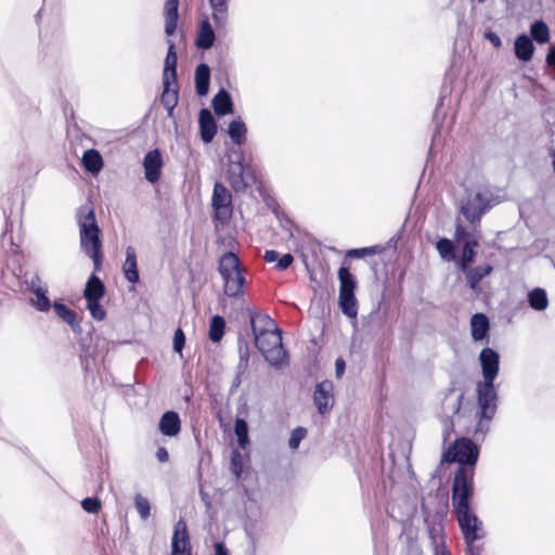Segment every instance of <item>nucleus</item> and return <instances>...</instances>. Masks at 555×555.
I'll use <instances>...</instances> for the list:
<instances>
[{
  "label": "nucleus",
  "mask_w": 555,
  "mask_h": 555,
  "mask_svg": "<svg viewBox=\"0 0 555 555\" xmlns=\"http://www.w3.org/2000/svg\"><path fill=\"white\" fill-rule=\"evenodd\" d=\"M506 197L504 189L480 185L476 191L466 190L461 199L460 214L470 228H480L481 218Z\"/></svg>",
  "instance_id": "nucleus-1"
},
{
  "label": "nucleus",
  "mask_w": 555,
  "mask_h": 555,
  "mask_svg": "<svg viewBox=\"0 0 555 555\" xmlns=\"http://www.w3.org/2000/svg\"><path fill=\"white\" fill-rule=\"evenodd\" d=\"M80 234V248L92 259L94 271L102 267L103 253L101 230L98 225L93 208H80L77 215Z\"/></svg>",
  "instance_id": "nucleus-2"
},
{
  "label": "nucleus",
  "mask_w": 555,
  "mask_h": 555,
  "mask_svg": "<svg viewBox=\"0 0 555 555\" xmlns=\"http://www.w3.org/2000/svg\"><path fill=\"white\" fill-rule=\"evenodd\" d=\"M477 403L479 406V420L475 429L476 435L482 438L490 429V422L494 418L498 410V389L494 382L481 380L476 385Z\"/></svg>",
  "instance_id": "nucleus-3"
},
{
  "label": "nucleus",
  "mask_w": 555,
  "mask_h": 555,
  "mask_svg": "<svg viewBox=\"0 0 555 555\" xmlns=\"http://www.w3.org/2000/svg\"><path fill=\"white\" fill-rule=\"evenodd\" d=\"M218 272L223 280V291L227 296L237 298L244 294L245 276L236 254L224 253L219 259Z\"/></svg>",
  "instance_id": "nucleus-4"
},
{
  "label": "nucleus",
  "mask_w": 555,
  "mask_h": 555,
  "mask_svg": "<svg viewBox=\"0 0 555 555\" xmlns=\"http://www.w3.org/2000/svg\"><path fill=\"white\" fill-rule=\"evenodd\" d=\"M254 339L256 348L270 365L282 367L287 363L288 357L282 345L281 331L257 332Z\"/></svg>",
  "instance_id": "nucleus-5"
},
{
  "label": "nucleus",
  "mask_w": 555,
  "mask_h": 555,
  "mask_svg": "<svg viewBox=\"0 0 555 555\" xmlns=\"http://www.w3.org/2000/svg\"><path fill=\"white\" fill-rule=\"evenodd\" d=\"M464 541L467 545L466 555H480V547L474 542L483 538L482 522L470 512L469 506L453 507Z\"/></svg>",
  "instance_id": "nucleus-6"
},
{
  "label": "nucleus",
  "mask_w": 555,
  "mask_h": 555,
  "mask_svg": "<svg viewBox=\"0 0 555 555\" xmlns=\"http://www.w3.org/2000/svg\"><path fill=\"white\" fill-rule=\"evenodd\" d=\"M480 228H465L460 218L456 219L455 224V238L462 245V254L459 261V268L461 271H467V269L475 262L477 255V247L481 238Z\"/></svg>",
  "instance_id": "nucleus-7"
},
{
  "label": "nucleus",
  "mask_w": 555,
  "mask_h": 555,
  "mask_svg": "<svg viewBox=\"0 0 555 555\" xmlns=\"http://www.w3.org/2000/svg\"><path fill=\"white\" fill-rule=\"evenodd\" d=\"M479 449L469 438H457L442 454V461L457 463L459 467H473L477 464Z\"/></svg>",
  "instance_id": "nucleus-8"
},
{
  "label": "nucleus",
  "mask_w": 555,
  "mask_h": 555,
  "mask_svg": "<svg viewBox=\"0 0 555 555\" xmlns=\"http://www.w3.org/2000/svg\"><path fill=\"white\" fill-rule=\"evenodd\" d=\"M473 467H457L452 483V504L453 507L469 506L474 490Z\"/></svg>",
  "instance_id": "nucleus-9"
},
{
  "label": "nucleus",
  "mask_w": 555,
  "mask_h": 555,
  "mask_svg": "<svg viewBox=\"0 0 555 555\" xmlns=\"http://www.w3.org/2000/svg\"><path fill=\"white\" fill-rule=\"evenodd\" d=\"M232 196L229 190L221 183L216 182L211 205L215 210V218L222 224L227 223L232 216Z\"/></svg>",
  "instance_id": "nucleus-10"
},
{
  "label": "nucleus",
  "mask_w": 555,
  "mask_h": 555,
  "mask_svg": "<svg viewBox=\"0 0 555 555\" xmlns=\"http://www.w3.org/2000/svg\"><path fill=\"white\" fill-rule=\"evenodd\" d=\"M334 384L325 379L315 385L313 403L321 415L327 414L334 406Z\"/></svg>",
  "instance_id": "nucleus-11"
},
{
  "label": "nucleus",
  "mask_w": 555,
  "mask_h": 555,
  "mask_svg": "<svg viewBox=\"0 0 555 555\" xmlns=\"http://www.w3.org/2000/svg\"><path fill=\"white\" fill-rule=\"evenodd\" d=\"M482 380L495 382L500 371V354L492 348L486 347L479 353Z\"/></svg>",
  "instance_id": "nucleus-12"
},
{
  "label": "nucleus",
  "mask_w": 555,
  "mask_h": 555,
  "mask_svg": "<svg viewBox=\"0 0 555 555\" xmlns=\"http://www.w3.org/2000/svg\"><path fill=\"white\" fill-rule=\"evenodd\" d=\"M454 389L451 388L446 393V397L443 399V408L447 413L448 422L446 425V428L443 430V440L447 441L449 439L450 433L453 430L454 424H453V416L460 413L463 399H464V392H460L457 397L451 401V396L453 395Z\"/></svg>",
  "instance_id": "nucleus-13"
},
{
  "label": "nucleus",
  "mask_w": 555,
  "mask_h": 555,
  "mask_svg": "<svg viewBox=\"0 0 555 555\" xmlns=\"http://www.w3.org/2000/svg\"><path fill=\"white\" fill-rule=\"evenodd\" d=\"M171 551L176 553H191V542L186 522L180 519L175 525Z\"/></svg>",
  "instance_id": "nucleus-14"
},
{
  "label": "nucleus",
  "mask_w": 555,
  "mask_h": 555,
  "mask_svg": "<svg viewBox=\"0 0 555 555\" xmlns=\"http://www.w3.org/2000/svg\"><path fill=\"white\" fill-rule=\"evenodd\" d=\"M126 258L122 263L121 270L124 273L125 279L131 283L135 284L140 280L139 269H138V258L137 253L133 246H127L126 250Z\"/></svg>",
  "instance_id": "nucleus-15"
},
{
  "label": "nucleus",
  "mask_w": 555,
  "mask_h": 555,
  "mask_svg": "<svg viewBox=\"0 0 555 555\" xmlns=\"http://www.w3.org/2000/svg\"><path fill=\"white\" fill-rule=\"evenodd\" d=\"M159 431L167 437H175L181 430V420L177 412H165L158 423Z\"/></svg>",
  "instance_id": "nucleus-16"
},
{
  "label": "nucleus",
  "mask_w": 555,
  "mask_h": 555,
  "mask_svg": "<svg viewBox=\"0 0 555 555\" xmlns=\"http://www.w3.org/2000/svg\"><path fill=\"white\" fill-rule=\"evenodd\" d=\"M198 121L202 140L205 143L211 142L217 132V124L214 116L207 108H203L199 112Z\"/></svg>",
  "instance_id": "nucleus-17"
},
{
  "label": "nucleus",
  "mask_w": 555,
  "mask_h": 555,
  "mask_svg": "<svg viewBox=\"0 0 555 555\" xmlns=\"http://www.w3.org/2000/svg\"><path fill=\"white\" fill-rule=\"evenodd\" d=\"M472 337L475 341H481L488 337L490 331L489 318L481 312L473 314L470 319Z\"/></svg>",
  "instance_id": "nucleus-18"
},
{
  "label": "nucleus",
  "mask_w": 555,
  "mask_h": 555,
  "mask_svg": "<svg viewBox=\"0 0 555 555\" xmlns=\"http://www.w3.org/2000/svg\"><path fill=\"white\" fill-rule=\"evenodd\" d=\"M164 91L160 96V102L167 109L168 116L172 115L175 107L178 104V87L171 79H163Z\"/></svg>",
  "instance_id": "nucleus-19"
},
{
  "label": "nucleus",
  "mask_w": 555,
  "mask_h": 555,
  "mask_svg": "<svg viewBox=\"0 0 555 555\" xmlns=\"http://www.w3.org/2000/svg\"><path fill=\"white\" fill-rule=\"evenodd\" d=\"M179 0H166L164 5L165 33L167 36L175 34L178 23Z\"/></svg>",
  "instance_id": "nucleus-20"
},
{
  "label": "nucleus",
  "mask_w": 555,
  "mask_h": 555,
  "mask_svg": "<svg viewBox=\"0 0 555 555\" xmlns=\"http://www.w3.org/2000/svg\"><path fill=\"white\" fill-rule=\"evenodd\" d=\"M250 315V325L254 335H257V332H267V331H280L275 324L274 320L271 319L268 314L256 312L255 310L249 311Z\"/></svg>",
  "instance_id": "nucleus-21"
},
{
  "label": "nucleus",
  "mask_w": 555,
  "mask_h": 555,
  "mask_svg": "<svg viewBox=\"0 0 555 555\" xmlns=\"http://www.w3.org/2000/svg\"><path fill=\"white\" fill-rule=\"evenodd\" d=\"M493 271V267L491 264L477 266L475 268H468L466 273L467 284L474 292L480 291V282L481 280L489 275Z\"/></svg>",
  "instance_id": "nucleus-22"
},
{
  "label": "nucleus",
  "mask_w": 555,
  "mask_h": 555,
  "mask_svg": "<svg viewBox=\"0 0 555 555\" xmlns=\"http://www.w3.org/2000/svg\"><path fill=\"white\" fill-rule=\"evenodd\" d=\"M105 295V285L94 273L87 281L83 297L87 301L102 299Z\"/></svg>",
  "instance_id": "nucleus-23"
},
{
  "label": "nucleus",
  "mask_w": 555,
  "mask_h": 555,
  "mask_svg": "<svg viewBox=\"0 0 555 555\" xmlns=\"http://www.w3.org/2000/svg\"><path fill=\"white\" fill-rule=\"evenodd\" d=\"M514 49L518 60L528 62L532 59L534 46L527 35H520L516 38Z\"/></svg>",
  "instance_id": "nucleus-24"
},
{
  "label": "nucleus",
  "mask_w": 555,
  "mask_h": 555,
  "mask_svg": "<svg viewBox=\"0 0 555 555\" xmlns=\"http://www.w3.org/2000/svg\"><path fill=\"white\" fill-rule=\"evenodd\" d=\"M212 107L218 116L233 113V102L229 92L221 89L212 99Z\"/></svg>",
  "instance_id": "nucleus-25"
},
{
  "label": "nucleus",
  "mask_w": 555,
  "mask_h": 555,
  "mask_svg": "<svg viewBox=\"0 0 555 555\" xmlns=\"http://www.w3.org/2000/svg\"><path fill=\"white\" fill-rule=\"evenodd\" d=\"M215 42V33L207 18L203 20L196 38V46L199 49H210Z\"/></svg>",
  "instance_id": "nucleus-26"
},
{
  "label": "nucleus",
  "mask_w": 555,
  "mask_h": 555,
  "mask_svg": "<svg viewBox=\"0 0 555 555\" xmlns=\"http://www.w3.org/2000/svg\"><path fill=\"white\" fill-rule=\"evenodd\" d=\"M210 68L207 64L202 63L195 69V88L196 93L201 96L206 95L209 90Z\"/></svg>",
  "instance_id": "nucleus-27"
},
{
  "label": "nucleus",
  "mask_w": 555,
  "mask_h": 555,
  "mask_svg": "<svg viewBox=\"0 0 555 555\" xmlns=\"http://www.w3.org/2000/svg\"><path fill=\"white\" fill-rule=\"evenodd\" d=\"M82 166L89 173H99L103 168V158L99 151L87 150L81 158Z\"/></svg>",
  "instance_id": "nucleus-28"
},
{
  "label": "nucleus",
  "mask_w": 555,
  "mask_h": 555,
  "mask_svg": "<svg viewBox=\"0 0 555 555\" xmlns=\"http://www.w3.org/2000/svg\"><path fill=\"white\" fill-rule=\"evenodd\" d=\"M53 308L59 318L66 322L75 333H80V324L76 320V313L69 309L65 304L54 301Z\"/></svg>",
  "instance_id": "nucleus-29"
},
{
  "label": "nucleus",
  "mask_w": 555,
  "mask_h": 555,
  "mask_svg": "<svg viewBox=\"0 0 555 555\" xmlns=\"http://www.w3.org/2000/svg\"><path fill=\"white\" fill-rule=\"evenodd\" d=\"M230 0H208L211 17L217 27H223L228 21V2Z\"/></svg>",
  "instance_id": "nucleus-30"
},
{
  "label": "nucleus",
  "mask_w": 555,
  "mask_h": 555,
  "mask_svg": "<svg viewBox=\"0 0 555 555\" xmlns=\"http://www.w3.org/2000/svg\"><path fill=\"white\" fill-rule=\"evenodd\" d=\"M528 304L530 308L535 311H544L548 306V298L546 291L541 287H535L528 294Z\"/></svg>",
  "instance_id": "nucleus-31"
},
{
  "label": "nucleus",
  "mask_w": 555,
  "mask_h": 555,
  "mask_svg": "<svg viewBox=\"0 0 555 555\" xmlns=\"http://www.w3.org/2000/svg\"><path fill=\"white\" fill-rule=\"evenodd\" d=\"M144 173H160L163 157L158 149L150 151L143 159Z\"/></svg>",
  "instance_id": "nucleus-32"
},
{
  "label": "nucleus",
  "mask_w": 555,
  "mask_h": 555,
  "mask_svg": "<svg viewBox=\"0 0 555 555\" xmlns=\"http://www.w3.org/2000/svg\"><path fill=\"white\" fill-rule=\"evenodd\" d=\"M339 307L345 315L354 319L358 314L354 293H339Z\"/></svg>",
  "instance_id": "nucleus-33"
},
{
  "label": "nucleus",
  "mask_w": 555,
  "mask_h": 555,
  "mask_svg": "<svg viewBox=\"0 0 555 555\" xmlns=\"http://www.w3.org/2000/svg\"><path fill=\"white\" fill-rule=\"evenodd\" d=\"M339 293H354L357 280L349 268L340 267L338 270Z\"/></svg>",
  "instance_id": "nucleus-34"
},
{
  "label": "nucleus",
  "mask_w": 555,
  "mask_h": 555,
  "mask_svg": "<svg viewBox=\"0 0 555 555\" xmlns=\"http://www.w3.org/2000/svg\"><path fill=\"white\" fill-rule=\"evenodd\" d=\"M163 79H171L175 83L177 82V53L173 44L169 47L165 59Z\"/></svg>",
  "instance_id": "nucleus-35"
},
{
  "label": "nucleus",
  "mask_w": 555,
  "mask_h": 555,
  "mask_svg": "<svg viewBox=\"0 0 555 555\" xmlns=\"http://www.w3.org/2000/svg\"><path fill=\"white\" fill-rule=\"evenodd\" d=\"M246 132V126L241 118L234 119L230 122L228 133L235 144L241 145L245 142Z\"/></svg>",
  "instance_id": "nucleus-36"
},
{
  "label": "nucleus",
  "mask_w": 555,
  "mask_h": 555,
  "mask_svg": "<svg viewBox=\"0 0 555 555\" xmlns=\"http://www.w3.org/2000/svg\"><path fill=\"white\" fill-rule=\"evenodd\" d=\"M224 330H225L224 318L221 315H218V314L214 315L210 319V323H209V333H208L209 339L212 343H219L224 335Z\"/></svg>",
  "instance_id": "nucleus-37"
},
{
  "label": "nucleus",
  "mask_w": 555,
  "mask_h": 555,
  "mask_svg": "<svg viewBox=\"0 0 555 555\" xmlns=\"http://www.w3.org/2000/svg\"><path fill=\"white\" fill-rule=\"evenodd\" d=\"M530 34L532 38L540 44L550 41V29L543 21H535L530 26Z\"/></svg>",
  "instance_id": "nucleus-38"
},
{
  "label": "nucleus",
  "mask_w": 555,
  "mask_h": 555,
  "mask_svg": "<svg viewBox=\"0 0 555 555\" xmlns=\"http://www.w3.org/2000/svg\"><path fill=\"white\" fill-rule=\"evenodd\" d=\"M35 298L30 299L31 305L41 312L49 311L51 308V301L47 296L48 289L44 287H38L35 292H31Z\"/></svg>",
  "instance_id": "nucleus-39"
},
{
  "label": "nucleus",
  "mask_w": 555,
  "mask_h": 555,
  "mask_svg": "<svg viewBox=\"0 0 555 555\" xmlns=\"http://www.w3.org/2000/svg\"><path fill=\"white\" fill-rule=\"evenodd\" d=\"M238 363L236 370L240 373H245L249 363V345L248 341L242 337L238 338Z\"/></svg>",
  "instance_id": "nucleus-40"
},
{
  "label": "nucleus",
  "mask_w": 555,
  "mask_h": 555,
  "mask_svg": "<svg viewBox=\"0 0 555 555\" xmlns=\"http://www.w3.org/2000/svg\"><path fill=\"white\" fill-rule=\"evenodd\" d=\"M436 248L443 260L450 261L455 258V247L451 240L440 238L436 243Z\"/></svg>",
  "instance_id": "nucleus-41"
},
{
  "label": "nucleus",
  "mask_w": 555,
  "mask_h": 555,
  "mask_svg": "<svg viewBox=\"0 0 555 555\" xmlns=\"http://www.w3.org/2000/svg\"><path fill=\"white\" fill-rule=\"evenodd\" d=\"M234 433L237 437V443L241 448H245L249 441L248 425L244 418H236L234 423Z\"/></svg>",
  "instance_id": "nucleus-42"
},
{
  "label": "nucleus",
  "mask_w": 555,
  "mask_h": 555,
  "mask_svg": "<svg viewBox=\"0 0 555 555\" xmlns=\"http://www.w3.org/2000/svg\"><path fill=\"white\" fill-rule=\"evenodd\" d=\"M235 157L237 158L236 164L230 167L228 173H256L257 168L251 164H245L243 156L236 154Z\"/></svg>",
  "instance_id": "nucleus-43"
},
{
  "label": "nucleus",
  "mask_w": 555,
  "mask_h": 555,
  "mask_svg": "<svg viewBox=\"0 0 555 555\" xmlns=\"http://www.w3.org/2000/svg\"><path fill=\"white\" fill-rule=\"evenodd\" d=\"M134 506L141 517V519L146 520L151 514V504L146 498L141 494H137L134 496Z\"/></svg>",
  "instance_id": "nucleus-44"
},
{
  "label": "nucleus",
  "mask_w": 555,
  "mask_h": 555,
  "mask_svg": "<svg viewBox=\"0 0 555 555\" xmlns=\"http://www.w3.org/2000/svg\"><path fill=\"white\" fill-rule=\"evenodd\" d=\"M87 309L96 321H103L106 317V311L101 305V299L87 301Z\"/></svg>",
  "instance_id": "nucleus-45"
},
{
  "label": "nucleus",
  "mask_w": 555,
  "mask_h": 555,
  "mask_svg": "<svg viewBox=\"0 0 555 555\" xmlns=\"http://www.w3.org/2000/svg\"><path fill=\"white\" fill-rule=\"evenodd\" d=\"M306 435L307 429L301 426H298L295 429H293L288 441L289 448L296 450L299 447L302 439L306 437Z\"/></svg>",
  "instance_id": "nucleus-46"
},
{
  "label": "nucleus",
  "mask_w": 555,
  "mask_h": 555,
  "mask_svg": "<svg viewBox=\"0 0 555 555\" xmlns=\"http://www.w3.org/2000/svg\"><path fill=\"white\" fill-rule=\"evenodd\" d=\"M81 507L88 513L96 514L101 508V502L98 498H85Z\"/></svg>",
  "instance_id": "nucleus-47"
},
{
  "label": "nucleus",
  "mask_w": 555,
  "mask_h": 555,
  "mask_svg": "<svg viewBox=\"0 0 555 555\" xmlns=\"http://www.w3.org/2000/svg\"><path fill=\"white\" fill-rule=\"evenodd\" d=\"M184 345H185L184 332L180 327H178L173 334L172 348H173L175 352L181 353L184 348Z\"/></svg>",
  "instance_id": "nucleus-48"
},
{
  "label": "nucleus",
  "mask_w": 555,
  "mask_h": 555,
  "mask_svg": "<svg viewBox=\"0 0 555 555\" xmlns=\"http://www.w3.org/2000/svg\"><path fill=\"white\" fill-rule=\"evenodd\" d=\"M376 251H377V246L354 248V249L348 250V256L360 258V257H363L366 255H374V254H376Z\"/></svg>",
  "instance_id": "nucleus-49"
},
{
  "label": "nucleus",
  "mask_w": 555,
  "mask_h": 555,
  "mask_svg": "<svg viewBox=\"0 0 555 555\" xmlns=\"http://www.w3.org/2000/svg\"><path fill=\"white\" fill-rule=\"evenodd\" d=\"M294 261V257L292 254L287 253L280 257L279 261L275 263V269L279 271H284L291 267Z\"/></svg>",
  "instance_id": "nucleus-50"
},
{
  "label": "nucleus",
  "mask_w": 555,
  "mask_h": 555,
  "mask_svg": "<svg viewBox=\"0 0 555 555\" xmlns=\"http://www.w3.org/2000/svg\"><path fill=\"white\" fill-rule=\"evenodd\" d=\"M232 472L236 477H240L242 474V464L240 461V454L237 451H234L231 459Z\"/></svg>",
  "instance_id": "nucleus-51"
},
{
  "label": "nucleus",
  "mask_w": 555,
  "mask_h": 555,
  "mask_svg": "<svg viewBox=\"0 0 555 555\" xmlns=\"http://www.w3.org/2000/svg\"><path fill=\"white\" fill-rule=\"evenodd\" d=\"M346 370V362L343 358H337L335 361V375L341 378Z\"/></svg>",
  "instance_id": "nucleus-52"
},
{
  "label": "nucleus",
  "mask_w": 555,
  "mask_h": 555,
  "mask_svg": "<svg viewBox=\"0 0 555 555\" xmlns=\"http://www.w3.org/2000/svg\"><path fill=\"white\" fill-rule=\"evenodd\" d=\"M280 257L281 256H280V254L276 250L270 249V250H266L263 259L267 262L271 263V262H278Z\"/></svg>",
  "instance_id": "nucleus-53"
},
{
  "label": "nucleus",
  "mask_w": 555,
  "mask_h": 555,
  "mask_svg": "<svg viewBox=\"0 0 555 555\" xmlns=\"http://www.w3.org/2000/svg\"><path fill=\"white\" fill-rule=\"evenodd\" d=\"M156 459L162 462V463H165L169 460V454H168V451L165 447H159L156 451Z\"/></svg>",
  "instance_id": "nucleus-54"
},
{
  "label": "nucleus",
  "mask_w": 555,
  "mask_h": 555,
  "mask_svg": "<svg viewBox=\"0 0 555 555\" xmlns=\"http://www.w3.org/2000/svg\"><path fill=\"white\" fill-rule=\"evenodd\" d=\"M215 555H229V551L223 542H215Z\"/></svg>",
  "instance_id": "nucleus-55"
},
{
  "label": "nucleus",
  "mask_w": 555,
  "mask_h": 555,
  "mask_svg": "<svg viewBox=\"0 0 555 555\" xmlns=\"http://www.w3.org/2000/svg\"><path fill=\"white\" fill-rule=\"evenodd\" d=\"M40 284H41L40 276L38 274H34L28 282L30 292H35L36 288L41 287Z\"/></svg>",
  "instance_id": "nucleus-56"
},
{
  "label": "nucleus",
  "mask_w": 555,
  "mask_h": 555,
  "mask_svg": "<svg viewBox=\"0 0 555 555\" xmlns=\"http://www.w3.org/2000/svg\"><path fill=\"white\" fill-rule=\"evenodd\" d=\"M546 63L551 67H555V43L551 46L546 54Z\"/></svg>",
  "instance_id": "nucleus-57"
},
{
  "label": "nucleus",
  "mask_w": 555,
  "mask_h": 555,
  "mask_svg": "<svg viewBox=\"0 0 555 555\" xmlns=\"http://www.w3.org/2000/svg\"><path fill=\"white\" fill-rule=\"evenodd\" d=\"M244 373H240V370H236V374L232 380V385H231V391H235L242 384V375Z\"/></svg>",
  "instance_id": "nucleus-58"
},
{
  "label": "nucleus",
  "mask_w": 555,
  "mask_h": 555,
  "mask_svg": "<svg viewBox=\"0 0 555 555\" xmlns=\"http://www.w3.org/2000/svg\"><path fill=\"white\" fill-rule=\"evenodd\" d=\"M488 38L490 39V41L495 46V47H499L501 46V40L499 38V36H496L495 34H489L488 35Z\"/></svg>",
  "instance_id": "nucleus-59"
},
{
  "label": "nucleus",
  "mask_w": 555,
  "mask_h": 555,
  "mask_svg": "<svg viewBox=\"0 0 555 555\" xmlns=\"http://www.w3.org/2000/svg\"><path fill=\"white\" fill-rule=\"evenodd\" d=\"M151 184H156L162 176H144Z\"/></svg>",
  "instance_id": "nucleus-60"
},
{
  "label": "nucleus",
  "mask_w": 555,
  "mask_h": 555,
  "mask_svg": "<svg viewBox=\"0 0 555 555\" xmlns=\"http://www.w3.org/2000/svg\"><path fill=\"white\" fill-rule=\"evenodd\" d=\"M80 360H81V365L83 366V369L86 371H88L89 370V360H88V358L81 356Z\"/></svg>",
  "instance_id": "nucleus-61"
},
{
  "label": "nucleus",
  "mask_w": 555,
  "mask_h": 555,
  "mask_svg": "<svg viewBox=\"0 0 555 555\" xmlns=\"http://www.w3.org/2000/svg\"><path fill=\"white\" fill-rule=\"evenodd\" d=\"M551 155H552V164H553V168H554V170H555V151H553V152L551 153Z\"/></svg>",
  "instance_id": "nucleus-62"
},
{
  "label": "nucleus",
  "mask_w": 555,
  "mask_h": 555,
  "mask_svg": "<svg viewBox=\"0 0 555 555\" xmlns=\"http://www.w3.org/2000/svg\"><path fill=\"white\" fill-rule=\"evenodd\" d=\"M171 555H192L191 553H176L175 551H171Z\"/></svg>",
  "instance_id": "nucleus-63"
},
{
  "label": "nucleus",
  "mask_w": 555,
  "mask_h": 555,
  "mask_svg": "<svg viewBox=\"0 0 555 555\" xmlns=\"http://www.w3.org/2000/svg\"><path fill=\"white\" fill-rule=\"evenodd\" d=\"M441 555H450V553L444 550V551L441 552Z\"/></svg>",
  "instance_id": "nucleus-64"
}]
</instances>
